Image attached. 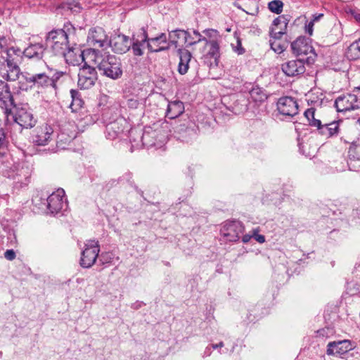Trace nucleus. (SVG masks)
<instances>
[{
    "label": "nucleus",
    "instance_id": "f257e3e1",
    "mask_svg": "<svg viewBox=\"0 0 360 360\" xmlns=\"http://www.w3.org/2000/svg\"><path fill=\"white\" fill-rule=\"evenodd\" d=\"M72 33H75V27L67 22L63 29L53 30L47 34L46 46L54 56L64 58L68 64L77 65L84 60V51L69 44L68 39Z\"/></svg>",
    "mask_w": 360,
    "mask_h": 360
},
{
    "label": "nucleus",
    "instance_id": "f03ea898",
    "mask_svg": "<svg viewBox=\"0 0 360 360\" xmlns=\"http://www.w3.org/2000/svg\"><path fill=\"white\" fill-rule=\"evenodd\" d=\"M88 52L103 75L112 79H117L122 76L121 62L115 56L102 54L100 51L95 49H89Z\"/></svg>",
    "mask_w": 360,
    "mask_h": 360
},
{
    "label": "nucleus",
    "instance_id": "7ed1b4c3",
    "mask_svg": "<svg viewBox=\"0 0 360 360\" xmlns=\"http://www.w3.org/2000/svg\"><path fill=\"white\" fill-rule=\"evenodd\" d=\"M41 64L46 70L42 72L35 70L33 75L25 77L26 82L32 83L33 86L38 89L51 87L56 91L58 89L57 82L65 72L49 67L44 60L41 62Z\"/></svg>",
    "mask_w": 360,
    "mask_h": 360
},
{
    "label": "nucleus",
    "instance_id": "20e7f679",
    "mask_svg": "<svg viewBox=\"0 0 360 360\" xmlns=\"http://www.w3.org/2000/svg\"><path fill=\"white\" fill-rule=\"evenodd\" d=\"M32 172V165L27 162L13 165L8 172V178L12 181V189L14 192H18L28 186L31 182Z\"/></svg>",
    "mask_w": 360,
    "mask_h": 360
},
{
    "label": "nucleus",
    "instance_id": "39448f33",
    "mask_svg": "<svg viewBox=\"0 0 360 360\" xmlns=\"http://www.w3.org/2000/svg\"><path fill=\"white\" fill-rule=\"evenodd\" d=\"M5 110L6 112L11 115L14 121L22 128H32L37 122L27 103L16 104L13 100L12 105H6Z\"/></svg>",
    "mask_w": 360,
    "mask_h": 360
},
{
    "label": "nucleus",
    "instance_id": "423d86ee",
    "mask_svg": "<svg viewBox=\"0 0 360 360\" xmlns=\"http://www.w3.org/2000/svg\"><path fill=\"white\" fill-rule=\"evenodd\" d=\"M339 56L330 45H318L316 49V68L336 70Z\"/></svg>",
    "mask_w": 360,
    "mask_h": 360
},
{
    "label": "nucleus",
    "instance_id": "0eeeda50",
    "mask_svg": "<svg viewBox=\"0 0 360 360\" xmlns=\"http://www.w3.org/2000/svg\"><path fill=\"white\" fill-rule=\"evenodd\" d=\"M100 246L97 240H89L85 244V248L82 252L79 264L83 268H90L92 266L98 256Z\"/></svg>",
    "mask_w": 360,
    "mask_h": 360
},
{
    "label": "nucleus",
    "instance_id": "6e6552de",
    "mask_svg": "<svg viewBox=\"0 0 360 360\" xmlns=\"http://www.w3.org/2000/svg\"><path fill=\"white\" fill-rule=\"evenodd\" d=\"M87 42L94 47L93 49L102 48L103 49L109 47L110 41L105 30L101 27H92L89 30Z\"/></svg>",
    "mask_w": 360,
    "mask_h": 360
},
{
    "label": "nucleus",
    "instance_id": "1a4fd4ad",
    "mask_svg": "<svg viewBox=\"0 0 360 360\" xmlns=\"http://www.w3.org/2000/svg\"><path fill=\"white\" fill-rule=\"evenodd\" d=\"M205 49L206 53L202 56L205 64L210 68L217 67L220 57L218 41L216 40L206 41Z\"/></svg>",
    "mask_w": 360,
    "mask_h": 360
},
{
    "label": "nucleus",
    "instance_id": "9d476101",
    "mask_svg": "<svg viewBox=\"0 0 360 360\" xmlns=\"http://www.w3.org/2000/svg\"><path fill=\"white\" fill-rule=\"evenodd\" d=\"M244 227L239 221H228L221 229V235L223 238L230 242H236L239 240L240 234L243 233Z\"/></svg>",
    "mask_w": 360,
    "mask_h": 360
},
{
    "label": "nucleus",
    "instance_id": "9b49d317",
    "mask_svg": "<svg viewBox=\"0 0 360 360\" xmlns=\"http://www.w3.org/2000/svg\"><path fill=\"white\" fill-rule=\"evenodd\" d=\"M67 206L65 191L62 188L52 193L47 198V208L51 214H58L66 209Z\"/></svg>",
    "mask_w": 360,
    "mask_h": 360
},
{
    "label": "nucleus",
    "instance_id": "f8f14e48",
    "mask_svg": "<svg viewBox=\"0 0 360 360\" xmlns=\"http://www.w3.org/2000/svg\"><path fill=\"white\" fill-rule=\"evenodd\" d=\"M97 80V72L94 68L86 63L79 69L78 73V86L83 89L92 87Z\"/></svg>",
    "mask_w": 360,
    "mask_h": 360
},
{
    "label": "nucleus",
    "instance_id": "ddd939ff",
    "mask_svg": "<svg viewBox=\"0 0 360 360\" xmlns=\"http://www.w3.org/2000/svg\"><path fill=\"white\" fill-rule=\"evenodd\" d=\"M335 106L338 112H347L360 108V99L354 94H348L338 97Z\"/></svg>",
    "mask_w": 360,
    "mask_h": 360
},
{
    "label": "nucleus",
    "instance_id": "4468645a",
    "mask_svg": "<svg viewBox=\"0 0 360 360\" xmlns=\"http://www.w3.org/2000/svg\"><path fill=\"white\" fill-rule=\"evenodd\" d=\"M349 137V140H345L346 143H350L348 150L349 161L347 164L351 170H358L360 169V165L356 167L355 163L360 162V137Z\"/></svg>",
    "mask_w": 360,
    "mask_h": 360
},
{
    "label": "nucleus",
    "instance_id": "2eb2a0df",
    "mask_svg": "<svg viewBox=\"0 0 360 360\" xmlns=\"http://www.w3.org/2000/svg\"><path fill=\"white\" fill-rule=\"evenodd\" d=\"M292 53L299 56H305L311 53L315 56L314 49L312 46V39L306 37H299L291 43Z\"/></svg>",
    "mask_w": 360,
    "mask_h": 360
},
{
    "label": "nucleus",
    "instance_id": "dca6fc26",
    "mask_svg": "<svg viewBox=\"0 0 360 360\" xmlns=\"http://www.w3.org/2000/svg\"><path fill=\"white\" fill-rule=\"evenodd\" d=\"M278 112L286 117H293L297 114L298 104L297 101L291 96H283L277 102Z\"/></svg>",
    "mask_w": 360,
    "mask_h": 360
},
{
    "label": "nucleus",
    "instance_id": "f3484780",
    "mask_svg": "<svg viewBox=\"0 0 360 360\" xmlns=\"http://www.w3.org/2000/svg\"><path fill=\"white\" fill-rule=\"evenodd\" d=\"M355 343L349 340H342L328 342L326 354L328 355H342L353 349Z\"/></svg>",
    "mask_w": 360,
    "mask_h": 360
},
{
    "label": "nucleus",
    "instance_id": "a211bd4d",
    "mask_svg": "<svg viewBox=\"0 0 360 360\" xmlns=\"http://www.w3.org/2000/svg\"><path fill=\"white\" fill-rule=\"evenodd\" d=\"M148 34L144 27H141L133 35L131 40V49L135 56H141L143 54V49L146 46Z\"/></svg>",
    "mask_w": 360,
    "mask_h": 360
},
{
    "label": "nucleus",
    "instance_id": "6ab92c4d",
    "mask_svg": "<svg viewBox=\"0 0 360 360\" xmlns=\"http://www.w3.org/2000/svg\"><path fill=\"white\" fill-rule=\"evenodd\" d=\"M110 44L109 46L112 47L114 52L120 54L126 53L129 50L131 45V40L124 34H118L112 39H109Z\"/></svg>",
    "mask_w": 360,
    "mask_h": 360
},
{
    "label": "nucleus",
    "instance_id": "aec40b11",
    "mask_svg": "<svg viewBox=\"0 0 360 360\" xmlns=\"http://www.w3.org/2000/svg\"><path fill=\"white\" fill-rule=\"evenodd\" d=\"M146 42V46L150 52H159L167 50L170 46L165 33H161L155 37H148Z\"/></svg>",
    "mask_w": 360,
    "mask_h": 360
},
{
    "label": "nucleus",
    "instance_id": "412c9836",
    "mask_svg": "<svg viewBox=\"0 0 360 360\" xmlns=\"http://www.w3.org/2000/svg\"><path fill=\"white\" fill-rule=\"evenodd\" d=\"M283 72L288 77H295L304 72L305 68L303 60H289L281 65Z\"/></svg>",
    "mask_w": 360,
    "mask_h": 360
},
{
    "label": "nucleus",
    "instance_id": "4be33fe9",
    "mask_svg": "<svg viewBox=\"0 0 360 360\" xmlns=\"http://www.w3.org/2000/svg\"><path fill=\"white\" fill-rule=\"evenodd\" d=\"M20 74L19 65L4 61L0 65V75L8 81H15Z\"/></svg>",
    "mask_w": 360,
    "mask_h": 360
},
{
    "label": "nucleus",
    "instance_id": "5701e85b",
    "mask_svg": "<svg viewBox=\"0 0 360 360\" xmlns=\"http://www.w3.org/2000/svg\"><path fill=\"white\" fill-rule=\"evenodd\" d=\"M46 46L41 43H33L30 44L27 48L22 51L23 56L29 59L41 60L46 49Z\"/></svg>",
    "mask_w": 360,
    "mask_h": 360
},
{
    "label": "nucleus",
    "instance_id": "b1692460",
    "mask_svg": "<svg viewBox=\"0 0 360 360\" xmlns=\"http://www.w3.org/2000/svg\"><path fill=\"white\" fill-rule=\"evenodd\" d=\"M139 142H141L142 148L150 149L162 148L168 141V136H136Z\"/></svg>",
    "mask_w": 360,
    "mask_h": 360
},
{
    "label": "nucleus",
    "instance_id": "393cba45",
    "mask_svg": "<svg viewBox=\"0 0 360 360\" xmlns=\"http://www.w3.org/2000/svg\"><path fill=\"white\" fill-rule=\"evenodd\" d=\"M177 53L179 56L178 72L181 75H185L188 70L192 54L188 50L184 49H179Z\"/></svg>",
    "mask_w": 360,
    "mask_h": 360
},
{
    "label": "nucleus",
    "instance_id": "a878e982",
    "mask_svg": "<svg viewBox=\"0 0 360 360\" xmlns=\"http://www.w3.org/2000/svg\"><path fill=\"white\" fill-rule=\"evenodd\" d=\"M316 129L319 134L334 135L339 132V122L335 120L330 122H323L316 119Z\"/></svg>",
    "mask_w": 360,
    "mask_h": 360
},
{
    "label": "nucleus",
    "instance_id": "bb28decb",
    "mask_svg": "<svg viewBox=\"0 0 360 360\" xmlns=\"http://www.w3.org/2000/svg\"><path fill=\"white\" fill-rule=\"evenodd\" d=\"M184 112V105L181 101H174L168 103L166 117L170 120L175 119Z\"/></svg>",
    "mask_w": 360,
    "mask_h": 360
},
{
    "label": "nucleus",
    "instance_id": "cd10ccee",
    "mask_svg": "<svg viewBox=\"0 0 360 360\" xmlns=\"http://www.w3.org/2000/svg\"><path fill=\"white\" fill-rule=\"evenodd\" d=\"M13 100V96L8 84L0 80V101H2L4 108H6V105H12Z\"/></svg>",
    "mask_w": 360,
    "mask_h": 360
},
{
    "label": "nucleus",
    "instance_id": "c85d7f7f",
    "mask_svg": "<svg viewBox=\"0 0 360 360\" xmlns=\"http://www.w3.org/2000/svg\"><path fill=\"white\" fill-rule=\"evenodd\" d=\"M188 37H190V33L188 32L182 30H175L169 34V44H174L176 47H177L178 39L183 38L185 43H186V46H188Z\"/></svg>",
    "mask_w": 360,
    "mask_h": 360
},
{
    "label": "nucleus",
    "instance_id": "c756f323",
    "mask_svg": "<svg viewBox=\"0 0 360 360\" xmlns=\"http://www.w3.org/2000/svg\"><path fill=\"white\" fill-rule=\"evenodd\" d=\"M6 58L4 60V61L15 63L17 65H19L22 55H23L22 51L19 48L14 46L6 49Z\"/></svg>",
    "mask_w": 360,
    "mask_h": 360
},
{
    "label": "nucleus",
    "instance_id": "7c9ffc66",
    "mask_svg": "<svg viewBox=\"0 0 360 360\" xmlns=\"http://www.w3.org/2000/svg\"><path fill=\"white\" fill-rule=\"evenodd\" d=\"M338 307L335 304H328L325 307L323 317L328 322L333 323L338 318Z\"/></svg>",
    "mask_w": 360,
    "mask_h": 360
},
{
    "label": "nucleus",
    "instance_id": "2f4dec72",
    "mask_svg": "<svg viewBox=\"0 0 360 360\" xmlns=\"http://www.w3.org/2000/svg\"><path fill=\"white\" fill-rule=\"evenodd\" d=\"M346 56L350 60H360V38L349 46Z\"/></svg>",
    "mask_w": 360,
    "mask_h": 360
},
{
    "label": "nucleus",
    "instance_id": "473e14b6",
    "mask_svg": "<svg viewBox=\"0 0 360 360\" xmlns=\"http://www.w3.org/2000/svg\"><path fill=\"white\" fill-rule=\"evenodd\" d=\"M299 150L301 153H302L306 157L309 159L313 158L315 155L313 154L314 150H311L312 140L308 139L307 141H304L303 139L297 138Z\"/></svg>",
    "mask_w": 360,
    "mask_h": 360
},
{
    "label": "nucleus",
    "instance_id": "72a5a7b5",
    "mask_svg": "<svg viewBox=\"0 0 360 360\" xmlns=\"http://www.w3.org/2000/svg\"><path fill=\"white\" fill-rule=\"evenodd\" d=\"M249 101L244 96L240 95L234 101L233 105V110L236 114L243 113L248 110Z\"/></svg>",
    "mask_w": 360,
    "mask_h": 360
},
{
    "label": "nucleus",
    "instance_id": "f704fd0d",
    "mask_svg": "<svg viewBox=\"0 0 360 360\" xmlns=\"http://www.w3.org/2000/svg\"><path fill=\"white\" fill-rule=\"evenodd\" d=\"M70 95L72 102L70 105V108L72 109V112H76L83 106L84 102L79 93L77 90L71 89Z\"/></svg>",
    "mask_w": 360,
    "mask_h": 360
},
{
    "label": "nucleus",
    "instance_id": "c9c22d12",
    "mask_svg": "<svg viewBox=\"0 0 360 360\" xmlns=\"http://www.w3.org/2000/svg\"><path fill=\"white\" fill-rule=\"evenodd\" d=\"M249 94L251 99L255 103H262L267 98L263 89L259 86L253 87Z\"/></svg>",
    "mask_w": 360,
    "mask_h": 360
},
{
    "label": "nucleus",
    "instance_id": "e433bc0d",
    "mask_svg": "<svg viewBox=\"0 0 360 360\" xmlns=\"http://www.w3.org/2000/svg\"><path fill=\"white\" fill-rule=\"evenodd\" d=\"M304 124L315 126V109L314 108L306 110L304 112Z\"/></svg>",
    "mask_w": 360,
    "mask_h": 360
},
{
    "label": "nucleus",
    "instance_id": "4c0bfd02",
    "mask_svg": "<svg viewBox=\"0 0 360 360\" xmlns=\"http://www.w3.org/2000/svg\"><path fill=\"white\" fill-rule=\"evenodd\" d=\"M62 8L64 10L70 11L72 13H79L82 8L80 4L75 0L67 1L63 3Z\"/></svg>",
    "mask_w": 360,
    "mask_h": 360
},
{
    "label": "nucleus",
    "instance_id": "58836bf2",
    "mask_svg": "<svg viewBox=\"0 0 360 360\" xmlns=\"http://www.w3.org/2000/svg\"><path fill=\"white\" fill-rule=\"evenodd\" d=\"M283 3L281 0H274L268 4L269 9L276 14H280L283 11Z\"/></svg>",
    "mask_w": 360,
    "mask_h": 360
},
{
    "label": "nucleus",
    "instance_id": "ea45409f",
    "mask_svg": "<svg viewBox=\"0 0 360 360\" xmlns=\"http://www.w3.org/2000/svg\"><path fill=\"white\" fill-rule=\"evenodd\" d=\"M30 141L38 146H46L52 141L51 136H30Z\"/></svg>",
    "mask_w": 360,
    "mask_h": 360
},
{
    "label": "nucleus",
    "instance_id": "a19ab883",
    "mask_svg": "<svg viewBox=\"0 0 360 360\" xmlns=\"http://www.w3.org/2000/svg\"><path fill=\"white\" fill-rule=\"evenodd\" d=\"M63 137L64 138L63 139L53 140L54 142H56V146L55 148L49 147V150L56 152L59 150L68 149V146L69 145L70 141L68 140V138L64 136Z\"/></svg>",
    "mask_w": 360,
    "mask_h": 360
},
{
    "label": "nucleus",
    "instance_id": "79ce46f5",
    "mask_svg": "<svg viewBox=\"0 0 360 360\" xmlns=\"http://www.w3.org/2000/svg\"><path fill=\"white\" fill-rule=\"evenodd\" d=\"M130 143V151L133 152L136 149L142 148L141 142H139L138 138L136 136H132L131 139H129V141L125 139L122 141L121 144L122 145H129Z\"/></svg>",
    "mask_w": 360,
    "mask_h": 360
},
{
    "label": "nucleus",
    "instance_id": "37998d69",
    "mask_svg": "<svg viewBox=\"0 0 360 360\" xmlns=\"http://www.w3.org/2000/svg\"><path fill=\"white\" fill-rule=\"evenodd\" d=\"M331 99L328 98L326 93L322 90L316 91V105L320 106L325 105L327 103L330 102Z\"/></svg>",
    "mask_w": 360,
    "mask_h": 360
},
{
    "label": "nucleus",
    "instance_id": "c03bdc74",
    "mask_svg": "<svg viewBox=\"0 0 360 360\" xmlns=\"http://www.w3.org/2000/svg\"><path fill=\"white\" fill-rule=\"evenodd\" d=\"M335 330L333 328L328 326L316 330V338H328L333 335Z\"/></svg>",
    "mask_w": 360,
    "mask_h": 360
},
{
    "label": "nucleus",
    "instance_id": "a18cd8bd",
    "mask_svg": "<svg viewBox=\"0 0 360 360\" xmlns=\"http://www.w3.org/2000/svg\"><path fill=\"white\" fill-rule=\"evenodd\" d=\"M288 18L284 15L278 16V18H275L273 21V27H276L278 26H281V27L287 28L288 25Z\"/></svg>",
    "mask_w": 360,
    "mask_h": 360
},
{
    "label": "nucleus",
    "instance_id": "49530a36",
    "mask_svg": "<svg viewBox=\"0 0 360 360\" xmlns=\"http://www.w3.org/2000/svg\"><path fill=\"white\" fill-rule=\"evenodd\" d=\"M315 15H312L309 21L307 20L304 25V32L309 36L313 34Z\"/></svg>",
    "mask_w": 360,
    "mask_h": 360
},
{
    "label": "nucleus",
    "instance_id": "de8ad7c7",
    "mask_svg": "<svg viewBox=\"0 0 360 360\" xmlns=\"http://www.w3.org/2000/svg\"><path fill=\"white\" fill-rule=\"evenodd\" d=\"M286 28L281 27V30H278L276 27H271L270 35L275 39H279L285 33Z\"/></svg>",
    "mask_w": 360,
    "mask_h": 360
},
{
    "label": "nucleus",
    "instance_id": "09e8293b",
    "mask_svg": "<svg viewBox=\"0 0 360 360\" xmlns=\"http://www.w3.org/2000/svg\"><path fill=\"white\" fill-rule=\"evenodd\" d=\"M319 209L321 210L323 212H321L323 217L326 216L327 217H330V213H332L333 215H335V212L333 211L330 207H329V205H326V206L323 205V204L320 203Z\"/></svg>",
    "mask_w": 360,
    "mask_h": 360
},
{
    "label": "nucleus",
    "instance_id": "8fccbe9b",
    "mask_svg": "<svg viewBox=\"0 0 360 360\" xmlns=\"http://www.w3.org/2000/svg\"><path fill=\"white\" fill-rule=\"evenodd\" d=\"M8 141L6 136H0V157L3 156L7 150Z\"/></svg>",
    "mask_w": 360,
    "mask_h": 360
},
{
    "label": "nucleus",
    "instance_id": "3c124183",
    "mask_svg": "<svg viewBox=\"0 0 360 360\" xmlns=\"http://www.w3.org/2000/svg\"><path fill=\"white\" fill-rule=\"evenodd\" d=\"M233 51L238 55L243 54L245 53V49L242 46L241 41L238 39L236 41V45L233 46Z\"/></svg>",
    "mask_w": 360,
    "mask_h": 360
},
{
    "label": "nucleus",
    "instance_id": "603ef678",
    "mask_svg": "<svg viewBox=\"0 0 360 360\" xmlns=\"http://www.w3.org/2000/svg\"><path fill=\"white\" fill-rule=\"evenodd\" d=\"M7 239L10 245H13L16 243V236L13 230H9L8 231Z\"/></svg>",
    "mask_w": 360,
    "mask_h": 360
},
{
    "label": "nucleus",
    "instance_id": "864d4df0",
    "mask_svg": "<svg viewBox=\"0 0 360 360\" xmlns=\"http://www.w3.org/2000/svg\"><path fill=\"white\" fill-rule=\"evenodd\" d=\"M271 47L275 52L278 53H281L285 50V48L283 45L276 41L271 42Z\"/></svg>",
    "mask_w": 360,
    "mask_h": 360
},
{
    "label": "nucleus",
    "instance_id": "5fc2aeb1",
    "mask_svg": "<svg viewBox=\"0 0 360 360\" xmlns=\"http://www.w3.org/2000/svg\"><path fill=\"white\" fill-rule=\"evenodd\" d=\"M16 257L15 252L13 250H7L4 252V257L9 261L13 260Z\"/></svg>",
    "mask_w": 360,
    "mask_h": 360
},
{
    "label": "nucleus",
    "instance_id": "6e6d98bb",
    "mask_svg": "<svg viewBox=\"0 0 360 360\" xmlns=\"http://www.w3.org/2000/svg\"><path fill=\"white\" fill-rule=\"evenodd\" d=\"M252 236L253 238L259 243H264L265 242V237L263 235H260L257 233V230L254 229L252 231Z\"/></svg>",
    "mask_w": 360,
    "mask_h": 360
},
{
    "label": "nucleus",
    "instance_id": "4d7b16f0",
    "mask_svg": "<svg viewBox=\"0 0 360 360\" xmlns=\"http://www.w3.org/2000/svg\"><path fill=\"white\" fill-rule=\"evenodd\" d=\"M8 49V39L4 36H0V49L6 52Z\"/></svg>",
    "mask_w": 360,
    "mask_h": 360
},
{
    "label": "nucleus",
    "instance_id": "13d9d810",
    "mask_svg": "<svg viewBox=\"0 0 360 360\" xmlns=\"http://www.w3.org/2000/svg\"><path fill=\"white\" fill-rule=\"evenodd\" d=\"M196 37H197V39L195 41H189L188 40V46L195 45L200 41H205L206 42V41H208L205 37L202 36L200 34H199Z\"/></svg>",
    "mask_w": 360,
    "mask_h": 360
},
{
    "label": "nucleus",
    "instance_id": "bf43d9fd",
    "mask_svg": "<svg viewBox=\"0 0 360 360\" xmlns=\"http://www.w3.org/2000/svg\"><path fill=\"white\" fill-rule=\"evenodd\" d=\"M139 105V103L138 101V100L136 99H129L127 101V106L129 108H132V109H136L138 108Z\"/></svg>",
    "mask_w": 360,
    "mask_h": 360
},
{
    "label": "nucleus",
    "instance_id": "052dcab7",
    "mask_svg": "<svg viewBox=\"0 0 360 360\" xmlns=\"http://www.w3.org/2000/svg\"><path fill=\"white\" fill-rule=\"evenodd\" d=\"M144 305V303L141 301H136L131 304V307L135 310L140 309L142 306Z\"/></svg>",
    "mask_w": 360,
    "mask_h": 360
},
{
    "label": "nucleus",
    "instance_id": "680f3d73",
    "mask_svg": "<svg viewBox=\"0 0 360 360\" xmlns=\"http://www.w3.org/2000/svg\"><path fill=\"white\" fill-rule=\"evenodd\" d=\"M351 15L356 22H360V12L351 11Z\"/></svg>",
    "mask_w": 360,
    "mask_h": 360
},
{
    "label": "nucleus",
    "instance_id": "e2e57ef3",
    "mask_svg": "<svg viewBox=\"0 0 360 360\" xmlns=\"http://www.w3.org/2000/svg\"><path fill=\"white\" fill-rule=\"evenodd\" d=\"M253 238L252 235H250V234H245L243 236L242 238V241L244 243H248L250 239Z\"/></svg>",
    "mask_w": 360,
    "mask_h": 360
},
{
    "label": "nucleus",
    "instance_id": "0e129e2a",
    "mask_svg": "<svg viewBox=\"0 0 360 360\" xmlns=\"http://www.w3.org/2000/svg\"><path fill=\"white\" fill-rule=\"evenodd\" d=\"M326 22H327V28L330 29L333 25V18L329 14H328Z\"/></svg>",
    "mask_w": 360,
    "mask_h": 360
},
{
    "label": "nucleus",
    "instance_id": "69168bd1",
    "mask_svg": "<svg viewBox=\"0 0 360 360\" xmlns=\"http://www.w3.org/2000/svg\"><path fill=\"white\" fill-rule=\"evenodd\" d=\"M212 352H211V347H207L203 352L202 357H207L210 356Z\"/></svg>",
    "mask_w": 360,
    "mask_h": 360
},
{
    "label": "nucleus",
    "instance_id": "338daca9",
    "mask_svg": "<svg viewBox=\"0 0 360 360\" xmlns=\"http://www.w3.org/2000/svg\"><path fill=\"white\" fill-rule=\"evenodd\" d=\"M222 347H224V342H220L218 344H212V345H211V347L212 349H218V348H221Z\"/></svg>",
    "mask_w": 360,
    "mask_h": 360
},
{
    "label": "nucleus",
    "instance_id": "774afa93",
    "mask_svg": "<svg viewBox=\"0 0 360 360\" xmlns=\"http://www.w3.org/2000/svg\"><path fill=\"white\" fill-rule=\"evenodd\" d=\"M307 63L308 64H313L314 63V58H313L312 56H310L307 58Z\"/></svg>",
    "mask_w": 360,
    "mask_h": 360
}]
</instances>
